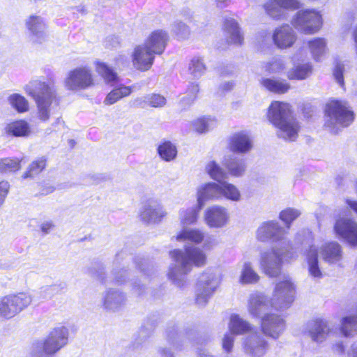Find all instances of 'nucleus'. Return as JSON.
I'll return each mask as SVG.
<instances>
[{"label":"nucleus","instance_id":"f257e3e1","mask_svg":"<svg viewBox=\"0 0 357 357\" xmlns=\"http://www.w3.org/2000/svg\"><path fill=\"white\" fill-rule=\"evenodd\" d=\"M287 234L288 231L275 220L263 222L257 229V240L261 242L271 241L273 243L270 250L261 253L259 261L261 268L271 278L280 275L283 261H290L297 257L290 248L291 242L287 238Z\"/></svg>","mask_w":357,"mask_h":357},{"label":"nucleus","instance_id":"f03ea898","mask_svg":"<svg viewBox=\"0 0 357 357\" xmlns=\"http://www.w3.org/2000/svg\"><path fill=\"white\" fill-rule=\"evenodd\" d=\"M175 262L169 266L168 277L178 287L186 283V275L191 271L192 266H204L207 257L204 251L199 247L188 245L184 250H174L169 253Z\"/></svg>","mask_w":357,"mask_h":357},{"label":"nucleus","instance_id":"7ed1b4c3","mask_svg":"<svg viewBox=\"0 0 357 357\" xmlns=\"http://www.w3.org/2000/svg\"><path fill=\"white\" fill-rule=\"evenodd\" d=\"M24 90L34 100L37 107L38 117L43 121H47L56 110L59 104L54 82L52 80L45 82L33 79L24 86Z\"/></svg>","mask_w":357,"mask_h":357},{"label":"nucleus","instance_id":"20e7f679","mask_svg":"<svg viewBox=\"0 0 357 357\" xmlns=\"http://www.w3.org/2000/svg\"><path fill=\"white\" fill-rule=\"evenodd\" d=\"M267 116L278 128V136L286 141H294L298 137L299 126L291 115V107L289 103L274 101L268 107Z\"/></svg>","mask_w":357,"mask_h":357},{"label":"nucleus","instance_id":"39448f33","mask_svg":"<svg viewBox=\"0 0 357 357\" xmlns=\"http://www.w3.org/2000/svg\"><path fill=\"white\" fill-rule=\"evenodd\" d=\"M326 114L325 126L333 134L338 133L342 128L349 126L354 119L353 111L348 103L342 100H333L328 102Z\"/></svg>","mask_w":357,"mask_h":357},{"label":"nucleus","instance_id":"423d86ee","mask_svg":"<svg viewBox=\"0 0 357 357\" xmlns=\"http://www.w3.org/2000/svg\"><path fill=\"white\" fill-rule=\"evenodd\" d=\"M222 275L217 270L207 269L200 274L196 284V303L204 306L218 289Z\"/></svg>","mask_w":357,"mask_h":357},{"label":"nucleus","instance_id":"0eeeda50","mask_svg":"<svg viewBox=\"0 0 357 357\" xmlns=\"http://www.w3.org/2000/svg\"><path fill=\"white\" fill-rule=\"evenodd\" d=\"M295 285L289 275L283 274L275 284L271 306L277 310L289 308L295 299Z\"/></svg>","mask_w":357,"mask_h":357},{"label":"nucleus","instance_id":"6e6552de","mask_svg":"<svg viewBox=\"0 0 357 357\" xmlns=\"http://www.w3.org/2000/svg\"><path fill=\"white\" fill-rule=\"evenodd\" d=\"M32 302V296L26 292L10 294L0 297V317L10 319L27 308Z\"/></svg>","mask_w":357,"mask_h":357},{"label":"nucleus","instance_id":"1a4fd4ad","mask_svg":"<svg viewBox=\"0 0 357 357\" xmlns=\"http://www.w3.org/2000/svg\"><path fill=\"white\" fill-rule=\"evenodd\" d=\"M93 85L92 71L87 66H79L70 70L64 79L65 87L73 91L84 90Z\"/></svg>","mask_w":357,"mask_h":357},{"label":"nucleus","instance_id":"9d476101","mask_svg":"<svg viewBox=\"0 0 357 357\" xmlns=\"http://www.w3.org/2000/svg\"><path fill=\"white\" fill-rule=\"evenodd\" d=\"M301 6L298 0H266L263 8L267 15L280 20L286 17V10H295Z\"/></svg>","mask_w":357,"mask_h":357},{"label":"nucleus","instance_id":"9b49d317","mask_svg":"<svg viewBox=\"0 0 357 357\" xmlns=\"http://www.w3.org/2000/svg\"><path fill=\"white\" fill-rule=\"evenodd\" d=\"M231 334L225 335L222 339V348L227 352H230L233 347V335H241L250 332L252 329L251 324L238 314H231L229 323Z\"/></svg>","mask_w":357,"mask_h":357},{"label":"nucleus","instance_id":"f8f14e48","mask_svg":"<svg viewBox=\"0 0 357 357\" xmlns=\"http://www.w3.org/2000/svg\"><path fill=\"white\" fill-rule=\"evenodd\" d=\"M334 229L336 234L345 243L353 247H357V222L349 218L338 219Z\"/></svg>","mask_w":357,"mask_h":357},{"label":"nucleus","instance_id":"ddd939ff","mask_svg":"<svg viewBox=\"0 0 357 357\" xmlns=\"http://www.w3.org/2000/svg\"><path fill=\"white\" fill-rule=\"evenodd\" d=\"M286 328L285 321L275 314H266L261 317V328L264 335L277 340Z\"/></svg>","mask_w":357,"mask_h":357},{"label":"nucleus","instance_id":"4468645a","mask_svg":"<svg viewBox=\"0 0 357 357\" xmlns=\"http://www.w3.org/2000/svg\"><path fill=\"white\" fill-rule=\"evenodd\" d=\"M204 218L210 228H222L226 226L229 220L228 210L220 205H213L204 212Z\"/></svg>","mask_w":357,"mask_h":357},{"label":"nucleus","instance_id":"2eb2a0df","mask_svg":"<svg viewBox=\"0 0 357 357\" xmlns=\"http://www.w3.org/2000/svg\"><path fill=\"white\" fill-rule=\"evenodd\" d=\"M156 54L144 43L137 45L131 54L133 66L139 70L146 71L151 68Z\"/></svg>","mask_w":357,"mask_h":357},{"label":"nucleus","instance_id":"dca6fc26","mask_svg":"<svg viewBox=\"0 0 357 357\" xmlns=\"http://www.w3.org/2000/svg\"><path fill=\"white\" fill-rule=\"evenodd\" d=\"M245 352L252 357H262L268 349V344L259 333H255L246 337L243 343Z\"/></svg>","mask_w":357,"mask_h":357},{"label":"nucleus","instance_id":"f3484780","mask_svg":"<svg viewBox=\"0 0 357 357\" xmlns=\"http://www.w3.org/2000/svg\"><path fill=\"white\" fill-rule=\"evenodd\" d=\"M25 24L33 43H42L47 40L48 36L47 25L41 17L31 15L26 20Z\"/></svg>","mask_w":357,"mask_h":357},{"label":"nucleus","instance_id":"a211bd4d","mask_svg":"<svg viewBox=\"0 0 357 357\" xmlns=\"http://www.w3.org/2000/svg\"><path fill=\"white\" fill-rule=\"evenodd\" d=\"M164 207L157 201L150 200L146 202L140 212V217L146 222H158L167 215Z\"/></svg>","mask_w":357,"mask_h":357},{"label":"nucleus","instance_id":"6ab92c4d","mask_svg":"<svg viewBox=\"0 0 357 357\" xmlns=\"http://www.w3.org/2000/svg\"><path fill=\"white\" fill-rule=\"evenodd\" d=\"M228 148L234 153L244 154L252 148V140L248 132L240 131L234 133L228 139Z\"/></svg>","mask_w":357,"mask_h":357},{"label":"nucleus","instance_id":"aec40b11","mask_svg":"<svg viewBox=\"0 0 357 357\" xmlns=\"http://www.w3.org/2000/svg\"><path fill=\"white\" fill-rule=\"evenodd\" d=\"M271 306V300L261 293L255 292L250 294L248 303V311L253 318H259L268 307Z\"/></svg>","mask_w":357,"mask_h":357},{"label":"nucleus","instance_id":"412c9836","mask_svg":"<svg viewBox=\"0 0 357 357\" xmlns=\"http://www.w3.org/2000/svg\"><path fill=\"white\" fill-rule=\"evenodd\" d=\"M197 197L199 208H202L208 200L220 199V182H211L199 186Z\"/></svg>","mask_w":357,"mask_h":357},{"label":"nucleus","instance_id":"4be33fe9","mask_svg":"<svg viewBox=\"0 0 357 357\" xmlns=\"http://www.w3.org/2000/svg\"><path fill=\"white\" fill-rule=\"evenodd\" d=\"M272 38L278 47L285 49L293 45L296 40V36L290 26L283 25L275 29Z\"/></svg>","mask_w":357,"mask_h":357},{"label":"nucleus","instance_id":"5701e85b","mask_svg":"<svg viewBox=\"0 0 357 357\" xmlns=\"http://www.w3.org/2000/svg\"><path fill=\"white\" fill-rule=\"evenodd\" d=\"M126 296L121 291L109 289L107 290L102 297V307L107 311H116L125 305Z\"/></svg>","mask_w":357,"mask_h":357},{"label":"nucleus","instance_id":"b1692460","mask_svg":"<svg viewBox=\"0 0 357 357\" xmlns=\"http://www.w3.org/2000/svg\"><path fill=\"white\" fill-rule=\"evenodd\" d=\"M296 240L297 242L301 243L302 245L301 254L308 264V271L310 275H312V252L311 244L312 234L311 231L303 230L297 234Z\"/></svg>","mask_w":357,"mask_h":357},{"label":"nucleus","instance_id":"393cba45","mask_svg":"<svg viewBox=\"0 0 357 357\" xmlns=\"http://www.w3.org/2000/svg\"><path fill=\"white\" fill-rule=\"evenodd\" d=\"M167 40L168 36L165 31L156 30L150 34L144 44L156 54H161L165 50Z\"/></svg>","mask_w":357,"mask_h":357},{"label":"nucleus","instance_id":"a878e982","mask_svg":"<svg viewBox=\"0 0 357 357\" xmlns=\"http://www.w3.org/2000/svg\"><path fill=\"white\" fill-rule=\"evenodd\" d=\"M222 165L227 169L228 174L234 177L242 176L246 170V164L243 159L231 155L224 158Z\"/></svg>","mask_w":357,"mask_h":357},{"label":"nucleus","instance_id":"bb28decb","mask_svg":"<svg viewBox=\"0 0 357 357\" xmlns=\"http://www.w3.org/2000/svg\"><path fill=\"white\" fill-rule=\"evenodd\" d=\"M294 26L300 31L311 33L312 30V12L302 10L298 12L293 21Z\"/></svg>","mask_w":357,"mask_h":357},{"label":"nucleus","instance_id":"cd10ccee","mask_svg":"<svg viewBox=\"0 0 357 357\" xmlns=\"http://www.w3.org/2000/svg\"><path fill=\"white\" fill-rule=\"evenodd\" d=\"M62 347L54 338H51L49 334L43 342L34 349L33 356L34 357H46V356L54 354Z\"/></svg>","mask_w":357,"mask_h":357},{"label":"nucleus","instance_id":"c85d7f7f","mask_svg":"<svg viewBox=\"0 0 357 357\" xmlns=\"http://www.w3.org/2000/svg\"><path fill=\"white\" fill-rule=\"evenodd\" d=\"M261 85L270 92L283 94L290 89V84L284 79L263 77L260 80Z\"/></svg>","mask_w":357,"mask_h":357},{"label":"nucleus","instance_id":"c756f323","mask_svg":"<svg viewBox=\"0 0 357 357\" xmlns=\"http://www.w3.org/2000/svg\"><path fill=\"white\" fill-rule=\"evenodd\" d=\"M6 133L17 137H26L31 133L29 124L24 120L14 121L5 128Z\"/></svg>","mask_w":357,"mask_h":357},{"label":"nucleus","instance_id":"7c9ffc66","mask_svg":"<svg viewBox=\"0 0 357 357\" xmlns=\"http://www.w3.org/2000/svg\"><path fill=\"white\" fill-rule=\"evenodd\" d=\"M178 241H188L195 244H199L204 238V233L197 229L184 227L176 236Z\"/></svg>","mask_w":357,"mask_h":357},{"label":"nucleus","instance_id":"2f4dec72","mask_svg":"<svg viewBox=\"0 0 357 357\" xmlns=\"http://www.w3.org/2000/svg\"><path fill=\"white\" fill-rule=\"evenodd\" d=\"M225 29L229 43L241 45L243 43V36L240 31L237 22L234 19L225 20Z\"/></svg>","mask_w":357,"mask_h":357},{"label":"nucleus","instance_id":"473e14b6","mask_svg":"<svg viewBox=\"0 0 357 357\" xmlns=\"http://www.w3.org/2000/svg\"><path fill=\"white\" fill-rule=\"evenodd\" d=\"M259 275L254 270L252 264L249 261H245L241 267L238 282L241 284H251L258 282Z\"/></svg>","mask_w":357,"mask_h":357},{"label":"nucleus","instance_id":"72a5a7b5","mask_svg":"<svg viewBox=\"0 0 357 357\" xmlns=\"http://www.w3.org/2000/svg\"><path fill=\"white\" fill-rule=\"evenodd\" d=\"M321 255L324 260L328 263H337L342 258V247L336 242H331L323 248Z\"/></svg>","mask_w":357,"mask_h":357},{"label":"nucleus","instance_id":"f704fd0d","mask_svg":"<svg viewBox=\"0 0 357 357\" xmlns=\"http://www.w3.org/2000/svg\"><path fill=\"white\" fill-rule=\"evenodd\" d=\"M95 66L96 72L107 84L113 86L118 82L119 77L117 74L105 63L96 61Z\"/></svg>","mask_w":357,"mask_h":357},{"label":"nucleus","instance_id":"c9c22d12","mask_svg":"<svg viewBox=\"0 0 357 357\" xmlns=\"http://www.w3.org/2000/svg\"><path fill=\"white\" fill-rule=\"evenodd\" d=\"M218 125V121L215 117L203 116L198 118L192 122V129L199 133H206L215 128Z\"/></svg>","mask_w":357,"mask_h":357},{"label":"nucleus","instance_id":"e433bc0d","mask_svg":"<svg viewBox=\"0 0 357 357\" xmlns=\"http://www.w3.org/2000/svg\"><path fill=\"white\" fill-rule=\"evenodd\" d=\"M200 209L198 204L197 206L180 209L178 216L183 228L197 222Z\"/></svg>","mask_w":357,"mask_h":357},{"label":"nucleus","instance_id":"4c0bfd02","mask_svg":"<svg viewBox=\"0 0 357 357\" xmlns=\"http://www.w3.org/2000/svg\"><path fill=\"white\" fill-rule=\"evenodd\" d=\"M222 198L237 202L241 199V193L235 185L223 181L220 182V199Z\"/></svg>","mask_w":357,"mask_h":357},{"label":"nucleus","instance_id":"58836bf2","mask_svg":"<svg viewBox=\"0 0 357 357\" xmlns=\"http://www.w3.org/2000/svg\"><path fill=\"white\" fill-rule=\"evenodd\" d=\"M132 91V86H121L111 91L104 100L105 105H112L124 97L128 96Z\"/></svg>","mask_w":357,"mask_h":357},{"label":"nucleus","instance_id":"ea45409f","mask_svg":"<svg viewBox=\"0 0 357 357\" xmlns=\"http://www.w3.org/2000/svg\"><path fill=\"white\" fill-rule=\"evenodd\" d=\"M157 151L160 158L166 162L174 160L177 155L176 146L169 141H165L160 144Z\"/></svg>","mask_w":357,"mask_h":357},{"label":"nucleus","instance_id":"a19ab883","mask_svg":"<svg viewBox=\"0 0 357 357\" xmlns=\"http://www.w3.org/2000/svg\"><path fill=\"white\" fill-rule=\"evenodd\" d=\"M340 331L345 337L354 335L357 331V314L342 318Z\"/></svg>","mask_w":357,"mask_h":357},{"label":"nucleus","instance_id":"79ce46f5","mask_svg":"<svg viewBox=\"0 0 357 357\" xmlns=\"http://www.w3.org/2000/svg\"><path fill=\"white\" fill-rule=\"evenodd\" d=\"M22 160L17 158H0V174H10L21 169Z\"/></svg>","mask_w":357,"mask_h":357},{"label":"nucleus","instance_id":"37998d69","mask_svg":"<svg viewBox=\"0 0 357 357\" xmlns=\"http://www.w3.org/2000/svg\"><path fill=\"white\" fill-rule=\"evenodd\" d=\"M8 102L18 113L26 112L29 109V101L19 93H13L8 97Z\"/></svg>","mask_w":357,"mask_h":357},{"label":"nucleus","instance_id":"c03bdc74","mask_svg":"<svg viewBox=\"0 0 357 357\" xmlns=\"http://www.w3.org/2000/svg\"><path fill=\"white\" fill-rule=\"evenodd\" d=\"M330 332L327 322L320 318L314 320V341H323Z\"/></svg>","mask_w":357,"mask_h":357},{"label":"nucleus","instance_id":"a18cd8bd","mask_svg":"<svg viewBox=\"0 0 357 357\" xmlns=\"http://www.w3.org/2000/svg\"><path fill=\"white\" fill-rule=\"evenodd\" d=\"M46 166L47 158L45 156L39 157L29 165L27 171L24 173L22 177L26 178L38 175L45 169Z\"/></svg>","mask_w":357,"mask_h":357},{"label":"nucleus","instance_id":"49530a36","mask_svg":"<svg viewBox=\"0 0 357 357\" xmlns=\"http://www.w3.org/2000/svg\"><path fill=\"white\" fill-rule=\"evenodd\" d=\"M206 66L201 57H193L188 65L189 73L193 78L198 79L201 77L206 72Z\"/></svg>","mask_w":357,"mask_h":357},{"label":"nucleus","instance_id":"de8ad7c7","mask_svg":"<svg viewBox=\"0 0 357 357\" xmlns=\"http://www.w3.org/2000/svg\"><path fill=\"white\" fill-rule=\"evenodd\" d=\"M328 53L327 41L325 38H314V61H323Z\"/></svg>","mask_w":357,"mask_h":357},{"label":"nucleus","instance_id":"09e8293b","mask_svg":"<svg viewBox=\"0 0 357 357\" xmlns=\"http://www.w3.org/2000/svg\"><path fill=\"white\" fill-rule=\"evenodd\" d=\"M206 171L211 178L218 183L222 182L227 178V174L215 161H211L206 165Z\"/></svg>","mask_w":357,"mask_h":357},{"label":"nucleus","instance_id":"8fccbe9b","mask_svg":"<svg viewBox=\"0 0 357 357\" xmlns=\"http://www.w3.org/2000/svg\"><path fill=\"white\" fill-rule=\"evenodd\" d=\"M51 338H54L63 347L67 344L68 340V329L64 326H58L54 328L49 333Z\"/></svg>","mask_w":357,"mask_h":357},{"label":"nucleus","instance_id":"3c124183","mask_svg":"<svg viewBox=\"0 0 357 357\" xmlns=\"http://www.w3.org/2000/svg\"><path fill=\"white\" fill-rule=\"evenodd\" d=\"M301 213L296 208H287L280 213V219L285 224L287 231L290 228L291 222L301 215Z\"/></svg>","mask_w":357,"mask_h":357},{"label":"nucleus","instance_id":"603ef678","mask_svg":"<svg viewBox=\"0 0 357 357\" xmlns=\"http://www.w3.org/2000/svg\"><path fill=\"white\" fill-rule=\"evenodd\" d=\"M310 71L309 64L298 66L288 72L287 77L289 79H303Z\"/></svg>","mask_w":357,"mask_h":357},{"label":"nucleus","instance_id":"864d4df0","mask_svg":"<svg viewBox=\"0 0 357 357\" xmlns=\"http://www.w3.org/2000/svg\"><path fill=\"white\" fill-rule=\"evenodd\" d=\"M172 31L178 39H185L190 35L189 27L180 21H176L174 23Z\"/></svg>","mask_w":357,"mask_h":357},{"label":"nucleus","instance_id":"5fc2aeb1","mask_svg":"<svg viewBox=\"0 0 357 357\" xmlns=\"http://www.w3.org/2000/svg\"><path fill=\"white\" fill-rule=\"evenodd\" d=\"M344 64L341 61H335L334 68L333 70V75L336 82L340 86H344Z\"/></svg>","mask_w":357,"mask_h":357},{"label":"nucleus","instance_id":"6e6d98bb","mask_svg":"<svg viewBox=\"0 0 357 357\" xmlns=\"http://www.w3.org/2000/svg\"><path fill=\"white\" fill-rule=\"evenodd\" d=\"M284 68L283 62L280 59H275L271 62L266 63L264 66V69L269 74H276Z\"/></svg>","mask_w":357,"mask_h":357},{"label":"nucleus","instance_id":"4d7b16f0","mask_svg":"<svg viewBox=\"0 0 357 357\" xmlns=\"http://www.w3.org/2000/svg\"><path fill=\"white\" fill-rule=\"evenodd\" d=\"M147 99L148 105L153 107H162L167 103L166 98L160 94L152 93L147 95Z\"/></svg>","mask_w":357,"mask_h":357},{"label":"nucleus","instance_id":"13d9d810","mask_svg":"<svg viewBox=\"0 0 357 357\" xmlns=\"http://www.w3.org/2000/svg\"><path fill=\"white\" fill-rule=\"evenodd\" d=\"M300 111L303 118L309 119L312 117V104L311 100L304 101L300 105Z\"/></svg>","mask_w":357,"mask_h":357},{"label":"nucleus","instance_id":"bf43d9fd","mask_svg":"<svg viewBox=\"0 0 357 357\" xmlns=\"http://www.w3.org/2000/svg\"><path fill=\"white\" fill-rule=\"evenodd\" d=\"M10 189V184L6 181H0V206L3 204Z\"/></svg>","mask_w":357,"mask_h":357},{"label":"nucleus","instance_id":"052dcab7","mask_svg":"<svg viewBox=\"0 0 357 357\" xmlns=\"http://www.w3.org/2000/svg\"><path fill=\"white\" fill-rule=\"evenodd\" d=\"M203 241V249L205 250H212L217 244L215 238L213 236L204 237Z\"/></svg>","mask_w":357,"mask_h":357},{"label":"nucleus","instance_id":"680f3d73","mask_svg":"<svg viewBox=\"0 0 357 357\" xmlns=\"http://www.w3.org/2000/svg\"><path fill=\"white\" fill-rule=\"evenodd\" d=\"M323 24L322 15L314 10V32L319 31Z\"/></svg>","mask_w":357,"mask_h":357},{"label":"nucleus","instance_id":"e2e57ef3","mask_svg":"<svg viewBox=\"0 0 357 357\" xmlns=\"http://www.w3.org/2000/svg\"><path fill=\"white\" fill-rule=\"evenodd\" d=\"M199 91V88L198 84L191 83L189 85L187 89V93L188 95L190 96L191 100H193L196 98V96L198 93Z\"/></svg>","mask_w":357,"mask_h":357},{"label":"nucleus","instance_id":"0e129e2a","mask_svg":"<svg viewBox=\"0 0 357 357\" xmlns=\"http://www.w3.org/2000/svg\"><path fill=\"white\" fill-rule=\"evenodd\" d=\"M132 105L134 107H145L148 105L147 96L135 98L132 101Z\"/></svg>","mask_w":357,"mask_h":357},{"label":"nucleus","instance_id":"69168bd1","mask_svg":"<svg viewBox=\"0 0 357 357\" xmlns=\"http://www.w3.org/2000/svg\"><path fill=\"white\" fill-rule=\"evenodd\" d=\"M54 225L52 221H46L41 224L40 229L44 234H48L54 228Z\"/></svg>","mask_w":357,"mask_h":357},{"label":"nucleus","instance_id":"338daca9","mask_svg":"<svg viewBox=\"0 0 357 357\" xmlns=\"http://www.w3.org/2000/svg\"><path fill=\"white\" fill-rule=\"evenodd\" d=\"M302 333L304 335H306L309 337H312V324L311 322H308L305 325L302 327Z\"/></svg>","mask_w":357,"mask_h":357},{"label":"nucleus","instance_id":"774afa93","mask_svg":"<svg viewBox=\"0 0 357 357\" xmlns=\"http://www.w3.org/2000/svg\"><path fill=\"white\" fill-rule=\"evenodd\" d=\"M352 37L354 41L356 54L357 55V25L354 26L353 28Z\"/></svg>","mask_w":357,"mask_h":357}]
</instances>
